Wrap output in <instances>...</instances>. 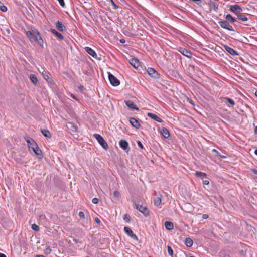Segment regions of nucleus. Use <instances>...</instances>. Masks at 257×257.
Instances as JSON below:
<instances>
[{"mask_svg": "<svg viewBox=\"0 0 257 257\" xmlns=\"http://www.w3.org/2000/svg\"><path fill=\"white\" fill-rule=\"evenodd\" d=\"M202 218L204 219L208 218V215L207 214H203L202 215Z\"/></svg>", "mask_w": 257, "mask_h": 257, "instance_id": "nucleus-45", "label": "nucleus"}, {"mask_svg": "<svg viewBox=\"0 0 257 257\" xmlns=\"http://www.w3.org/2000/svg\"><path fill=\"white\" fill-rule=\"evenodd\" d=\"M123 229L125 233L128 236H129L130 237H131L132 238L135 240H138V238L137 236V235L133 233L132 230L130 227L125 226L124 227Z\"/></svg>", "mask_w": 257, "mask_h": 257, "instance_id": "nucleus-7", "label": "nucleus"}, {"mask_svg": "<svg viewBox=\"0 0 257 257\" xmlns=\"http://www.w3.org/2000/svg\"><path fill=\"white\" fill-rule=\"evenodd\" d=\"M255 96L257 97V91L255 92Z\"/></svg>", "mask_w": 257, "mask_h": 257, "instance_id": "nucleus-55", "label": "nucleus"}, {"mask_svg": "<svg viewBox=\"0 0 257 257\" xmlns=\"http://www.w3.org/2000/svg\"><path fill=\"white\" fill-rule=\"evenodd\" d=\"M42 74L44 78L47 80L48 82H51V78H49L48 75V73L44 70H43L42 72Z\"/></svg>", "mask_w": 257, "mask_h": 257, "instance_id": "nucleus-24", "label": "nucleus"}, {"mask_svg": "<svg viewBox=\"0 0 257 257\" xmlns=\"http://www.w3.org/2000/svg\"><path fill=\"white\" fill-rule=\"evenodd\" d=\"M237 17L239 20L243 22H245L248 20L247 17L245 15L241 13H240L239 15H238Z\"/></svg>", "mask_w": 257, "mask_h": 257, "instance_id": "nucleus-28", "label": "nucleus"}, {"mask_svg": "<svg viewBox=\"0 0 257 257\" xmlns=\"http://www.w3.org/2000/svg\"><path fill=\"white\" fill-rule=\"evenodd\" d=\"M71 97H72L73 99H75V100H77V98H76V97L74 95H73V94H71Z\"/></svg>", "mask_w": 257, "mask_h": 257, "instance_id": "nucleus-50", "label": "nucleus"}, {"mask_svg": "<svg viewBox=\"0 0 257 257\" xmlns=\"http://www.w3.org/2000/svg\"><path fill=\"white\" fill-rule=\"evenodd\" d=\"M123 219L127 222H129L131 220V217L130 216L127 214H125L123 216Z\"/></svg>", "mask_w": 257, "mask_h": 257, "instance_id": "nucleus-34", "label": "nucleus"}, {"mask_svg": "<svg viewBox=\"0 0 257 257\" xmlns=\"http://www.w3.org/2000/svg\"><path fill=\"white\" fill-rule=\"evenodd\" d=\"M95 222H96L98 224H99H99H100V222H100V219H99L98 218H97V217L95 218Z\"/></svg>", "mask_w": 257, "mask_h": 257, "instance_id": "nucleus-43", "label": "nucleus"}, {"mask_svg": "<svg viewBox=\"0 0 257 257\" xmlns=\"http://www.w3.org/2000/svg\"><path fill=\"white\" fill-rule=\"evenodd\" d=\"M72 131L74 132H76L77 131V127L75 126H72Z\"/></svg>", "mask_w": 257, "mask_h": 257, "instance_id": "nucleus-46", "label": "nucleus"}, {"mask_svg": "<svg viewBox=\"0 0 257 257\" xmlns=\"http://www.w3.org/2000/svg\"><path fill=\"white\" fill-rule=\"evenodd\" d=\"M136 208L140 212L142 213L145 216H147L149 215V212L146 207H144L141 205L135 204Z\"/></svg>", "mask_w": 257, "mask_h": 257, "instance_id": "nucleus-11", "label": "nucleus"}, {"mask_svg": "<svg viewBox=\"0 0 257 257\" xmlns=\"http://www.w3.org/2000/svg\"><path fill=\"white\" fill-rule=\"evenodd\" d=\"M85 50L90 55H91L93 57H94V58L96 57L97 54H96V52L94 51V50H93L90 47H85Z\"/></svg>", "mask_w": 257, "mask_h": 257, "instance_id": "nucleus-18", "label": "nucleus"}, {"mask_svg": "<svg viewBox=\"0 0 257 257\" xmlns=\"http://www.w3.org/2000/svg\"><path fill=\"white\" fill-rule=\"evenodd\" d=\"M193 240L190 238H187L185 239V245L187 247H191L193 245Z\"/></svg>", "mask_w": 257, "mask_h": 257, "instance_id": "nucleus-27", "label": "nucleus"}, {"mask_svg": "<svg viewBox=\"0 0 257 257\" xmlns=\"http://www.w3.org/2000/svg\"><path fill=\"white\" fill-rule=\"evenodd\" d=\"M229 10L236 14V16L241 13L243 11V9L238 5H232L230 6Z\"/></svg>", "mask_w": 257, "mask_h": 257, "instance_id": "nucleus-4", "label": "nucleus"}, {"mask_svg": "<svg viewBox=\"0 0 257 257\" xmlns=\"http://www.w3.org/2000/svg\"><path fill=\"white\" fill-rule=\"evenodd\" d=\"M167 251H168V253L169 255H170L171 256L173 257V249H172L171 247L169 245L167 246Z\"/></svg>", "mask_w": 257, "mask_h": 257, "instance_id": "nucleus-31", "label": "nucleus"}, {"mask_svg": "<svg viewBox=\"0 0 257 257\" xmlns=\"http://www.w3.org/2000/svg\"><path fill=\"white\" fill-rule=\"evenodd\" d=\"M224 99H225V100H226V101H227V102H228V103H229L231 105L233 106V105H235V102H234V101L232 99H230V98H227V97H226V98H225Z\"/></svg>", "mask_w": 257, "mask_h": 257, "instance_id": "nucleus-32", "label": "nucleus"}, {"mask_svg": "<svg viewBox=\"0 0 257 257\" xmlns=\"http://www.w3.org/2000/svg\"><path fill=\"white\" fill-rule=\"evenodd\" d=\"M59 3V4L62 7H64L65 5V2H64V0H57Z\"/></svg>", "mask_w": 257, "mask_h": 257, "instance_id": "nucleus-39", "label": "nucleus"}, {"mask_svg": "<svg viewBox=\"0 0 257 257\" xmlns=\"http://www.w3.org/2000/svg\"><path fill=\"white\" fill-rule=\"evenodd\" d=\"M0 257H7V256L5 254L0 253Z\"/></svg>", "mask_w": 257, "mask_h": 257, "instance_id": "nucleus-49", "label": "nucleus"}, {"mask_svg": "<svg viewBox=\"0 0 257 257\" xmlns=\"http://www.w3.org/2000/svg\"><path fill=\"white\" fill-rule=\"evenodd\" d=\"M110 2L114 9H116L118 8V6L114 2L113 0H110Z\"/></svg>", "mask_w": 257, "mask_h": 257, "instance_id": "nucleus-38", "label": "nucleus"}, {"mask_svg": "<svg viewBox=\"0 0 257 257\" xmlns=\"http://www.w3.org/2000/svg\"><path fill=\"white\" fill-rule=\"evenodd\" d=\"M161 133L163 136L166 139H168L170 137L169 131L167 128H162L161 130Z\"/></svg>", "mask_w": 257, "mask_h": 257, "instance_id": "nucleus-21", "label": "nucleus"}, {"mask_svg": "<svg viewBox=\"0 0 257 257\" xmlns=\"http://www.w3.org/2000/svg\"><path fill=\"white\" fill-rule=\"evenodd\" d=\"M29 78L31 80V82L34 84V85H36L37 84L38 80L35 74H30L29 76Z\"/></svg>", "mask_w": 257, "mask_h": 257, "instance_id": "nucleus-22", "label": "nucleus"}, {"mask_svg": "<svg viewBox=\"0 0 257 257\" xmlns=\"http://www.w3.org/2000/svg\"><path fill=\"white\" fill-rule=\"evenodd\" d=\"M130 63L135 68H137L140 66V62L137 58H132Z\"/></svg>", "mask_w": 257, "mask_h": 257, "instance_id": "nucleus-17", "label": "nucleus"}, {"mask_svg": "<svg viewBox=\"0 0 257 257\" xmlns=\"http://www.w3.org/2000/svg\"><path fill=\"white\" fill-rule=\"evenodd\" d=\"M203 183L204 185H208L209 184V182L208 180H204L203 181Z\"/></svg>", "mask_w": 257, "mask_h": 257, "instance_id": "nucleus-44", "label": "nucleus"}, {"mask_svg": "<svg viewBox=\"0 0 257 257\" xmlns=\"http://www.w3.org/2000/svg\"><path fill=\"white\" fill-rule=\"evenodd\" d=\"M120 42L121 43L124 44L125 42V40L124 39H120Z\"/></svg>", "mask_w": 257, "mask_h": 257, "instance_id": "nucleus-47", "label": "nucleus"}, {"mask_svg": "<svg viewBox=\"0 0 257 257\" xmlns=\"http://www.w3.org/2000/svg\"><path fill=\"white\" fill-rule=\"evenodd\" d=\"M165 226L166 228L169 230H171L173 229L174 225L173 224L169 221H166L165 222Z\"/></svg>", "mask_w": 257, "mask_h": 257, "instance_id": "nucleus-23", "label": "nucleus"}, {"mask_svg": "<svg viewBox=\"0 0 257 257\" xmlns=\"http://www.w3.org/2000/svg\"><path fill=\"white\" fill-rule=\"evenodd\" d=\"M119 144L120 147L124 150L126 152H128L129 151L130 148L128 147V143L126 141L121 140L119 142Z\"/></svg>", "mask_w": 257, "mask_h": 257, "instance_id": "nucleus-10", "label": "nucleus"}, {"mask_svg": "<svg viewBox=\"0 0 257 257\" xmlns=\"http://www.w3.org/2000/svg\"><path fill=\"white\" fill-rule=\"evenodd\" d=\"M113 196L115 197V198H118L119 196H120V193L118 191H115L114 192H113Z\"/></svg>", "mask_w": 257, "mask_h": 257, "instance_id": "nucleus-36", "label": "nucleus"}, {"mask_svg": "<svg viewBox=\"0 0 257 257\" xmlns=\"http://www.w3.org/2000/svg\"><path fill=\"white\" fill-rule=\"evenodd\" d=\"M252 172H253L254 174H255L257 175V170H256L255 169H253V170H252Z\"/></svg>", "mask_w": 257, "mask_h": 257, "instance_id": "nucleus-48", "label": "nucleus"}, {"mask_svg": "<svg viewBox=\"0 0 257 257\" xmlns=\"http://www.w3.org/2000/svg\"><path fill=\"white\" fill-rule=\"evenodd\" d=\"M224 48L225 50L229 53L230 54L233 56L238 55V53L232 48L229 47L227 45H224Z\"/></svg>", "mask_w": 257, "mask_h": 257, "instance_id": "nucleus-14", "label": "nucleus"}, {"mask_svg": "<svg viewBox=\"0 0 257 257\" xmlns=\"http://www.w3.org/2000/svg\"><path fill=\"white\" fill-rule=\"evenodd\" d=\"M255 132L256 133H257V126L255 128Z\"/></svg>", "mask_w": 257, "mask_h": 257, "instance_id": "nucleus-53", "label": "nucleus"}, {"mask_svg": "<svg viewBox=\"0 0 257 257\" xmlns=\"http://www.w3.org/2000/svg\"><path fill=\"white\" fill-rule=\"evenodd\" d=\"M41 133L46 138H50L51 136L50 132L48 130H41Z\"/></svg>", "mask_w": 257, "mask_h": 257, "instance_id": "nucleus-26", "label": "nucleus"}, {"mask_svg": "<svg viewBox=\"0 0 257 257\" xmlns=\"http://www.w3.org/2000/svg\"><path fill=\"white\" fill-rule=\"evenodd\" d=\"M0 10L3 12H6L7 8L5 6L2 5L0 6Z\"/></svg>", "mask_w": 257, "mask_h": 257, "instance_id": "nucleus-37", "label": "nucleus"}, {"mask_svg": "<svg viewBox=\"0 0 257 257\" xmlns=\"http://www.w3.org/2000/svg\"><path fill=\"white\" fill-rule=\"evenodd\" d=\"M154 202L155 205L158 206L161 203V199L160 197H157L154 199Z\"/></svg>", "mask_w": 257, "mask_h": 257, "instance_id": "nucleus-30", "label": "nucleus"}, {"mask_svg": "<svg viewBox=\"0 0 257 257\" xmlns=\"http://www.w3.org/2000/svg\"><path fill=\"white\" fill-rule=\"evenodd\" d=\"M92 202L93 203H94L95 204H97L99 202V199H97V198H94L92 199Z\"/></svg>", "mask_w": 257, "mask_h": 257, "instance_id": "nucleus-40", "label": "nucleus"}, {"mask_svg": "<svg viewBox=\"0 0 257 257\" xmlns=\"http://www.w3.org/2000/svg\"><path fill=\"white\" fill-rule=\"evenodd\" d=\"M55 26L58 30L59 31L62 32L66 30V27L61 21H58L57 22H56Z\"/></svg>", "mask_w": 257, "mask_h": 257, "instance_id": "nucleus-12", "label": "nucleus"}, {"mask_svg": "<svg viewBox=\"0 0 257 257\" xmlns=\"http://www.w3.org/2000/svg\"><path fill=\"white\" fill-rule=\"evenodd\" d=\"M125 103L128 108H130L132 109L136 110H139V108H138V107L135 104L134 102H133L132 101H131V100L125 101Z\"/></svg>", "mask_w": 257, "mask_h": 257, "instance_id": "nucleus-15", "label": "nucleus"}, {"mask_svg": "<svg viewBox=\"0 0 257 257\" xmlns=\"http://www.w3.org/2000/svg\"><path fill=\"white\" fill-rule=\"evenodd\" d=\"M31 228L33 230H34L35 231L38 232L39 231V227L36 224H32Z\"/></svg>", "mask_w": 257, "mask_h": 257, "instance_id": "nucleus-33", "label": "nucleus"}, {"mask_svg": "<svg viewBox=\"0 0 257 257\" xmlns=\"http://www.w3.org/2000/svg\"><path fill=\"white\" fill-rule=\"evenodd\" d=\"M93 136L103 149L107 150L108 148V145L107 142L104 140V139L101 135L98 134H95L93 135Z\"/></svg>", "mask_w": 257, "mask_h": 257, "instance_id": "nucleus-3", "label": "nucleus"}, {"mask_svg": "<svg viewBox=\"0 0 257 257\" xmlns=\"http://www.w3.org/2000/svg\"><path fill=\"white\" fill-rule=\"evenodd\" d=\"M51 249L49 247H48L44 249V252L45 254L48 255L51 252Z\"/></svg>", "mask_w": 257, "mask_h": 257, "instance_id": "nucleus-35", "label": "nucleus"}, {"mask_svg": "<svg viewBox=\"0 0 257 257\" xmlns=\"http://www.w3.org/2000/svg\"><path fill=\"white\" fill-rule=\"evenodd\" d=\"M129 120L130 123L133 127L136 128H138L140 127V124L139 122L136 118L134 117H130Z\"/></svg>", "mask_w": 257, "mask_h": 257, "instance_id": "nucleus-13", "label": "nucleus"}, {"mask_svg": "<svg viewBox=\"0 0 257 257\" xmlns=\"http://www.w3.org/2000/svg\"><path fill=\"white\" fill-rule=\"evenodd\" d=\"M137 144L138 145V146L141 148V149H143L144 148V147H143V144H142V143L141 142V141H137Z\"/></svg>", "mask_w": 257, "mask_h": 257, "instance_id": "nucleus-41", "label": "nucleus"}, {"mask_svg": "<svg viewBox=\"0 0 257 257\" xmlns=\"http://www.w3.org/2000/svg\"><path fill=\"white\" fill-rule=\"evenodd\" d=\"M219 25L225 29H227L230 31H234L232 27L229 24L227 21H220L218 22Z\"/></svg>", "mask_w": 257, "mask_h": 257, "instance_id": "nucleus-6", "label": "nucleus"}, {"mask_svg": "<svg viewBox=\"0 0 257 257\" xmlns=\"http://www.w3.org/2000/svg\"><path fill=\"white\" fill-rule=\"evenodd\" d=\"M79 216L81 218H84L85 215L83 212L80 211L79 212Z\"/></svg>", "mask_w": 257, "mask_h": 257, "instance_id": "nucleus-42", "label": "nucleus"}, {"mask_svg": "<svg viewBox=\"0 0 257 257\" xmlns=\"http://www.w3.org/2000/svg\"><path fill=\"white\" fill-rule=\"evenodd\" d=\"M50 31L52 34L55 35L58 39L60 40H63L64 39L63 36L61 33L57 32L55 29H51L50 30Z\"/></svg>", "mask_w": 257, "mask_h": 257, "instance_id": "nucleus-20", "label": "nucleus"}, {"mask_svg": "<svg viewBox=\"0 0 257 257\" xmlns=\"http://www.w3.org/2000/svg\"><path fill=\"white\" fill-rule=\"evenodd\" d=\"M147 72L148 74L153 78L157 79L159 77L158 73L153 68L149 67Z\"/></svg>", "mask_w": 257, "mask_h": 257, "instance_id": "nucleus-9", "label": "nucleus"}, {"mask_svg": "<svg viewBox=\"0 0 257 257\" xmlns=\"http://www.w3.org/2000/svg\"><path fill=\"white\" fill-rule=\"evenodd\" d=\"M254 153L256 155H257V149L255 150Z\"/></svg>", "mask_w": 257, "mask_h": 257, "instance_id": "nucleus-52", "label": "nucleus"}, {"mask_svg": "<svg viewBox=\"0 0 257 257\" xmlns=\"http://www.w3.org/2000/svg\"><path fill=\"white\" fill-rule=\"evenodd\" d=\"M225 19L227 21H228L231 23H234L236 21V19L233 17L230 14H227L225 17Z\"/></svg>", "mask_w": 257, "mask_h": 257, "instance_id": "nucleus-25", "label": "nucleus"}, {"mask_svg": "<svg viewBox=\"0 0 257 257\" xmlns=\"http://www.w3.org/2000/svg\"><path fill=\"white\" fill-rule=\"evenodd\" d=\"M148 117L151 118L152 119L156 120L159 122H162L163 121L162 119L158 117L157 115L152 113L151 112H149L147 114Z\"/></svg>", "mask_w": 257, "mask_h": 257, "instance_id": "nucleus-16", "label": "nucleus"}, {"mask_svg": "<svg viewBox=\"0 0 257 257\" xmlns=\"http://www.w3.org/2000/svg\"><path fill=\"white\" fill-rule=\"evenodd\" d=\"M208 5L211 10L216 11L218 9V6L214 2L210 1Z\"/></svg>", "mask_w": 257, "mask_h": 257, "instance_id": "nucleus-19", "label": "nucleus"}, {"mask_svg": "<svg viewBox=\"0 0 257 257\" xmlns=\"http://www.w3.org/2000/svg\"><path fill=\"white\" fill-rule=\"evenodd\" d=\"M195 176L197 177H200V178H201V177L206 178L207 177V174L205 173L202 172H198V171L196 172Z\"/></svg>", "mask_w": 257, "mask_h": 257, "instance_id": "nucleus-29", "label": "nucleus"}, {"mask_svg": "<svg viewBox=\"0 0 257 257\" xmlns=\"http://www.w3.org/2000/svg\"><path fill=\"white\" fill-rule=\"evenodd\" d=\"M26 34L29 37L31 42H37L40 45H43V40L41 37L40 33L36 29L32 28L31 30L26 31Z\"/></svg>", "mask_w": 257, "mask_h": 257, "instance_id": "nucleus-1", "label": "nucleus"}, {"mask_svg": "<svg viewBox=\"0 0 257 257\" xmlns=\"http://www.w3.org/2000/svg\"><path fill=\"white\" fill-rule=\"evenodd\" d=\"M178 51L182 55L188 58H191L192 57L191 53L183 47H179L178 48Z\"/></svg>", "mask_w": 257, "mask_h": 257, "instance_id": "nucleus-8", "label": "nucleus"}, {"mask_svg": "<svg viewBox=\"0 0 257 257\" xmlns=\"http://www.w3.org/2000/svg\"><path fill=\"white\" fill-rule=\"evenodd\" d=\"M25 139L28 144L30 151H32L39 158H42L43 157L42 151L38 148L37 143L34 141V140L29 137L25 138Z\"/></svg>", "mask_w": 257, "mask_h": 257, "instance_id": "nucleus-2", "label": "nucleus"}, {"mask_svg": "<svg viewBox=\"0 0 257 257\" xmlns=\"http://www.w3.org/2000/svg\"><path fill=\"white\" fill-rule=\"evenodd\" d=\"M190 103L192 104L193 105H194V103L192 101L190 102Z\"/></svg>", "mask_w": 257, "mask_h": 257, "instance_id": "nucleus-54", "label": "nucleus"}, {"mask_svg": "<svg viewBox=\"0 0 257 257\" xmlns=\"http://www.w3.org/2000/svg\"><path fill=\"white\" fill-rule=\"evenodd\" d=\"M36 257H45V256L44 255H36Z\"/></svg>", "mask_w": 257, "mask_h": 257, "instance_id": "nucleus-51", "label": "nucleus"}, {"mask_svg": "<svg viewBox=\"0 0 257 257\" xmlns=\"http://www.w3.org/2000/svg\"><path fill=\"white\" fill-rule=\"evenodd\" d=\"M108 78L110 84L113 86H117L120 84L119 80L110 73H108Z\"/></svg>", "mask_w": 257, "mask_h": 257, "instance_id": "nucleus-5", "label": "nucleus"}]
</instances>
